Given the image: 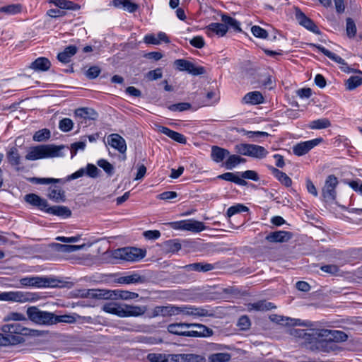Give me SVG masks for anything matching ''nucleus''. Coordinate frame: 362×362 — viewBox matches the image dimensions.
Here are the masks:
<instances>
[{
  "mask_svg": "<svg viewBox=\"0 0 362 362\" xmlns=\"http://www.w3.org/2000/svg\"><path fill=\"white\" fill-rule=\"evenodd\" d=\"M180 314L193 316L194 317H212L214 315L211 310L192 305L177 306L174 305H168L166 306H156L153 310V317H171Z\"/></svg>",
  "mask_w": 362,
  "mask_h": 362,
  "instance_id": "f257e3e1",
  "label": "nucleus"
},
{
  "mask_svg": "<svg viewBox=\"0 0 362 362\" xmlns=\"http://www.w3.org/2000/svg\"><path fill=\"white\" fill-rule=\"evenodd\" d=\"M146 250L134 247H127L112 251H107L104 255L108 259V262L116 264L119 260L138 262L146 256Z\"/></svg>",
  "mask_w": 362,
  "mask_h": 362,
  "instance_id": "f03ea898",
  "label": "nucleus"
},
{
  "mask_svg": "<svg viewBox=\"0 0 362 362\" xmlns=\"http://www.w3.org/2000/svg\"><path fill=\"white\" fill-rule=\"evenodd\" d=\"M65 148V146H55L52 144L39 145L30 147L25 156V159L28 160H35L46 158H54L62 156L61 151Z\"/></svg>",
  "mask_w": 362,
  "mask_h": 362,
  "instance_id": "7ed1b4c3",
  "label": "nucleus"
},
{
  "mask_svg": "<svg viewBox=\"0 0 362 362\" xmlns=\"http://www.w3.org/2000/svg\"><path fill=\"white\" fill-rule=\"evenodd\" d=\"M88 295L93 298L105 299H122L130 300L139 297L137 293L117 289L114 291L107 290H89Z\"/></svg>",
  "mask_w": 362,
  "mask_h": 362,
  "instance_id": "20e7f679",
  "label": "nucleus"
},
{
  "mask_svg": "<svg viewBox=\"0 0 362 362\" xmlns=\"http://www.w3.org/2000/svg\"><path fill=\"white\" fill-rule=\"evenodd\" d=\"M28 318L37 324L40 325H54L55 315L52 313L42 311L37 307H30L27 310Z\"/></svg>",
  "mask_w": 362,
  "mask_h": 362,
  "instance_id": "39448f33",
  "label": "nucleus"
},
{
  "mask_svg": "<svg viewBox=\"0 0 362 362\" xmlns=\"http://www.w3.org/2000/svg\"><path fill=\"white\" fill-rule=\"evenodd\" d=\"M20 282L22 286L37 288L54 287L57 286V281L48 277H25L21 279Z\"/></svg>",
  "mask_w": 362,
  "mask_h": 362,
  "instance_id": "423d86ee",
  "label": "nucleus"
},
{
  "mask_svg": "<svg viewBox=\"0 0 362 362\" xmlns=\"http://www.w3.org/2000/svg\"><path fill=\"white\" fill-rule=\"evenodd\" d=\"M338 180L334 175H329L322 189V195L325 202H332L336 199V187L338 185Z\"/></svg>",
  "mask_w": 362,
  "mask_h": 362,
  "instance_id": "0eeeda50",
  "label": "nucleus"
},
{
  "mask_svg": "<svg viewBox=\"0 0 362 362\" xmlns=\"http://www.w3.org/2000/svg\"><path fill=\"white\" fill-rule=\"evenodd\" d=\"M174 65L177 70L187 71L193 76L202 75L206 72L204 66H196L194 64L186 59H176Z\"/></svg>",
  "mask_w": 362,
  "mask_h": 362,
  "instance_id": "6e6552de",
  "label": "nucleus"
},
{
  "mask_svg": "<svg viewBox=\"0 0 362 362\" xmlns=\"http://www.w3.org/2000/svg\"><path fill=\"white\" fill-rule=\"evenodd\" d=\"M174 65L177 70L187 71L193 76L202 75L206 72L204 66H196L194 64L186 59H176Z\"/></svg>",
  "mask_w": 362,
  "mask_h": 362,
  "instance_id": "1a4fd4ad",
  "label": "nucleus"
},
{
  "mask_svg": "<svg viewBox=\"0 0 362 362\" xmlns=\"http://www.w3.org/2000/svg\"><path fill=\"white\" fill-rule=\"evenodd\" d=\"M29 293L22 291L2 292L0 293V300L25 303L33 299Z\"/></svg>",
  "mask_w": 362,
  "mask_h": 362,
  "instance_id": "9d476101",
  "label": "nucleus"
},
{
  "mask_svg": "<svg viewBox=\"0 0 362 362\" xmlns=\"http://www.w3.org/2000/svg\"><path fill=\"white\" fill-rule=\"evenodd\" d=\"M295 11L296 18L300 25L315 34H320V30L313 20L307 17L298 8H296Z\"/></svg>",
  "mask_w": 362,
  "mask_h": 362,
  "instance_id": "9b49d317",
  "label": "nucleus"
},
{
  "mask_svg": "<svg viewBox=\"0 0 362 362\" xmlns=\"http://www.w3.org/2000/svg\"><path fill=\"white\" fill-rule=\"evenodd\" d=\"M1 330L5 334H12L16 336L21 335H29L30 334L31 330L28 328H26L22 326L19 323H13V324H6L1 327Z\"/></svg>",
  "mask_w": 362,
  "mask_h": 362,
  "instance_id": "f8f14e48",
  "label": "nucleus"
},
{
  "mask_svg": "<svg viewBox=\"0 0 362 362\" xmlns=\"http://www.w3.org/2000/svg\"><path fill=\"white\" fill-rule=\"evenodd\" d=\"M322 139L321 138L315 139L313 140L301 142L293 148V153L296 156H300L306 154L310 150L314 148L315 146L319 144Z\"/></svg>",
  "mask_w": 362,
  "mask_h": 362,
  "instance_id": "ddd939ff",
  "label": "nucleus"
},
{
  "mask_svg": "<svg viewBox=\"0 0 362 362\" xmlns=\"http://www.w3.org/2000/svg\"><path fill=\"white\" fill-rule=\"evenodd\" d=\"M146 310V306L122 304V317L141 316Z\"/></svg>",
  "mask_w": 362,
  "mask_h": 362,
  "instance_id": "4468645a",
  "label": "nucleus"
},
{
  "mask_svg": "<svg viewBox=\"0 0 362 362\" xmlns=\"http://www.w3.org/2000/svg\"><path fill=\"white\" fill-rule=\"evenodd\" d=\"M109 144L119 153H124L127 151L125 140L117 134H112L108 138Z\"/></svg>",
  "mask_w": 362,
  "mask_h": 362,
  "instance_id": "2eb2a0df",
  "label": "nucleus"
},
{
  "mask_svg": "<svg viewBox=\"0 0 362 362\" xmlns=\"http://www.w3.org/2000/svg\"><path fill=\"white\" fill-rule=\"evenodd\" d=\"M291 238V233L284 230L272 232L265 238V239L270 243H284Z\"/></svg>",
  "mask_w": 362,
  "mask_h": 362,
  "instance_id": "dca6fc26",
  "label": "nucleus"
},
{
  "mask_svg": "<svg viewBox=\"0 0 362 362\" xmlns=\"http://www.w3.org/2000/svg\"><path fill=\"white\" fill-rule=\"evenodd\" d=\"M323 336L324 337H328V340H330L332 344L333 342L345 341L348 339L347 334L345 332L339 330H329L323 329Z\"/></svg>",
  "mask_w": 362,
  "mask_h": 362,
  "instance_id": "f3484780",
  "label": "nucleus"
},
{
  "mask_svg": "<svg viewBox=\"0 0 362 362\" xmlns=\"http://www.w3.org/2000/svg\"><path fill=\"white\" fill-rule=\"evenodd\" d=\"M303 339L308 344H316L320 338H323V329H308L305 330Z\"/></svg>",
  "mask_w": 362,
  "mask_h": 362,
  "instance_id": "a211bd4d",
  "label": "nucleus"
},
{
  "mask_svg": "<svg viewBox=\"0 0 362 362\" xmlns=\"http://www.w3.org/2000/svg\"><path fill=\"white\" fill-rule=\"evenodd\" d=\"M312 351H319L323 352H329L333 350V344L328 337L320 338L316 341L315 344H312L310 347Z\"/></svg>",
  "mask_w": 362,
  "mask_h": 362,
  "instance_id": "6ab92c4d",
  "label": "nucleus"
},
{
  "mask_svg": "<svg viewBox=\"0 0 362 362\" xmlns=\"http://www.w3.org/2000/svg\"><path fill=\"white\" fill-rule=\"evenodd\" d=\"M25 200L30 204L38 207L41 210L45 211V209L49 206L46 199H42L35 194H28L25 195Z\"/></svg>",
  "mask_w": 362,
  "mask_h": 362,
  "instance_id": "aec40b11",
  "label": "nucleus"
},
{
  "mask_svg": "<svg viewBox=\"0 0 362 362\" xmlns=\"http://www.w3.org/2000/svg\"><path fill=\"white\" fill-rule=\"evenodd\" d=\"M146 281V277L138 273H133L131 275L121 276L117 279V282L122 284H143Z\"/></svg>",
  "mask_w": 362,
  "mask_h": 362,
  "instance_id": "412c9836",
  "label": "nucleus"
},
{
  "mask_svg": "<svg viewBox=\"0 0 362 362\" xmlns=\"http://www.w3.org/2000/svg\"><path fill=\"white\" fill-rule=\"evenodd\" d=\"M45 212L57 216L68 218L71 216V211L65 206H47Z\"/></svg>",
  "mask_w": 362,
  "mask_h": 362,
  "instance_id": "4be33fe9",
  "label": "nucleus"
},
{
  "mask_svg": "<svg viewBox=\"0 0 362 362\" xmlns=\"http://www.w3.org/2000/svg\"><path fill=\"white\" fill-rule=\"evenodd\" d=\"M75 116L78 120L79 123H83V119H95L97 117V113L92 109L86 107L78 108L75 110Z\"/></svg>",
  "mask_w": 362,
  "mask_h": 362,
  "instance_id": "5701e85b",
  "label": "nucleus"
},
{
  "mask_svg": "<svg viewBox=\"0 0 362 362\" xmlns=\"http://www.w3.org/2000/svg\"><path fill=\"white\" fill-rule=\"evenodd\" d=\"M51 66V62L46 57H39L33 62L29 68L36 71H47Z\"/></svg>",
  "mask_w": 362,
  "mask_h": 362,
  "instance_id": "b1692460",
  "label": "nucleus"
},
{
  "mask_svg": "<svg viewBox=\"0 0 362 362\" xmlns=\"http://www.w3.org/2000/svg\"><path fill=\"white\" fill-rule=\"evenodd\" d=\"M310 46L316 47L319 51H320L322 53H323L325 56H327L330 59L334 61L335 62L341 64L342 66H346L347 68H349L348 64L345 62L344 59H343L339 56L337 55L336 54L330 52L329 50L327 49L324 47L321 46L320 45H316V44H310Z\"/></svg>",
  "mask_w": 362,
  "mask_h": 362,
  "instance_id": "393cba45",
  "label": "nucleus"
},
{
  "mask_svg": "<svg viewBox=\"0 0 362 362\" xmlns=\"http://www.w3.org/2000/svg\"><path fill=\"white\" fill-rule=\"evenodd\" d=\"M230 155V152L225 148L217 146H213L211 148V156L214 161L216 163L222 162Z\"/></svg>",
  "mask_w": 362,
  "mask_h": 362,
  "instance_id": "a878e982",
  "label": "nucleus"
},
{
  "mask_svg": "<svg viewBox=\"0 0 362 362\" xmlns=\"http://www.w3.org/2000/svg\"><path fill=\"white\" fill-rule=\"evenodd\" d=\"M77 47L75 45H69L66 47L62 52L57 55V59L59 62L66 64L71 60V58L76 53Z\"/></svg>",
  "mask_w": 362,
  "mask_h": 362,
  "instance_id": "bb28decb",
  "label": "nucleus"
},
{
  "mask_svg": "<svg viewBox=\"0 0 362 362\" xmlns=\"http://www.w3.org/2000/svg\"><path fill=\"white\" fill-rule=\"evenodd\" d=\"M189 323H172L168 326V331L171 333L179 336L185 337L186 332L185 330L187 328H189Z\"/></svg>",
  "mask_w": 362,
  "mask_h": 362,
  "instance_id": "cd10ccee",
  "label": "nucleus"
},
{
  "mask_svg": "<svg viewBox=\"0 0 362 362\" xmlns=\"http://www.w3.org/2000/svg\"><path fill=\"white\" fill-rule=\"evenodd\" d=\"M243 101L247 104L258 105L264 102V98L259 91H252L247 93L243 98Z\"/></svg>",
  "mask_w": 362,
  "mask_h": 362,
  "instance_id": "c85d7f7f",
  "label": "nucleus"
},
{
  "mask_svg": "<svg viewBox=\"0 0 362 362\" xmlns=\"http://www.w3.org/2000/svg\"><path fill=\"white\" fill-rule=\"evenodd\" d=\"M218 179L233 182L239 185L245 186L247 182L240 177V173H226L217 177Z\"/></svg>",
  "mask_w": 362,
  "mask_h": 362,
  "instance_id": "c756f323",
  "label": "nucleus"
},
{
  "mask_svg": "<svg viewBox=\"0 0 362 362\" xmlns=\"http://www.w3.org/2000/svg\"><path fill=\"white\" fill-rule=\"evenodd\" d=\"M23 341V337L0 333V346L18 344Z\"/></svg>",
  "mask_w": 362,
  "mask_h": 362,
  "instance_id": "7c9ffc66",
  "label": "nucleus"
},
{
  "mask_svg": "<svg viewBox=\"0 0 362 362\" xmlns=\"http://www.w3.org/2000/svg\"><path fill=\"white\" fill-rule=\"evenodd\" d=\"M112 4L115 7L122 6L125 10L129 13H134L139 8V5L130 1L129 0H112Z\"/></svg>",
  "mask_w": 362,
  "mask_h": 362,
  "instance_id": "2f4dec72",
  "label": "nucleus"
},
{
  "mask_svg": "<svg viewBox=\"0 0 362 362\" xmlns=\"http://www.w3.org/2000/svg\"><path fill=\"white\" fill-rule=\"evenodd\" d=\"M273 308H276V306L271 302L267 300H259L254 303H250L248 305V309L250 310H255L257 311H267Z\"/></svg>",
  "mask_w": 362,
  "mask_h": 362,
  "instance_id": "473e14b6",
  "label": "nucleus"
},
{
  "mask_svg": "<svg viewBox=\"0 0 362 362\" xmlns=\"http://www.w3.org/2000/svg\"><path fill=\"white\" fill-rule=\"evenodd\" d=\"M103 310L105 313L113 314L122 317V305L115 302H110L103 305Z\"/></svg>",
  "mask_w": 362,
  "mask_h": 362,
  "instance_id": "72a5a7b5",
  "label": "nucleus"
},
{
  "mask_svg": "<svg viewBox=\"0 0 362 362\" xmlns=\"http://www.w3.org/2000/svg\"><path fill=\"white\" fill-rule=\"evenodd\" d=\"M268 154L267 149L261 146L250 144L249 156L262 159Z\"/></svg>",
  "mask_w": 362,
  "mask_h": 362,
  "instance_id": "f704fd0d",
  "label": "nucleus"
},
{
  "mask_svg": "<svg viewBox=\"0 0 362 362\" xmlns=\"http://www.w3.org/2000/svg\"><path fill=\"white\" fill-rule=\"evenodd\" d=\"M271 170L276 179L286 187H290L292 185L291 179L284 172L279 169L272 167Z\"/></svg>",
  "mask_w": 362,
  "mask_h": 362,
  "instance_id": "c9c22d12",
  "label": "nucleus"
},
{
  "mask_svg": "<svg viewBox=\"0 0 362 362\" xmlns=\"http://www.w3.org/2000/svg\"><path fill=\"white\" fill-rule=\"evenodd\" d=\"M206 29L209 32L216 33L219 36H223L227 33L228 28L223 23H211L206 27Z\"/></svg>",
  "mask_w": 362,
  "mask_h": 362,
  "instance_id": "e433bc0d",
  "label": "nucleus"
},
{
  "mask_svg": "<svg viewBox=\"0 0 362 362\" xmlns=\"http://www.w3.org/2000/svg\"><path fill=\"white\" fill-rule=\"evenodd\" d=\"M205 226L203 222L196 220L185 221V230L198 233L204 230Z\"/></svg>",
  "mask_w": 362,
  "mask_h": 362,
  "instance_id": "4c0bfd02",
  "label": "nucleus"
},
{
  "mask_svg": "<svg viewBox=\"0 0 362 362\" xmlns=\"http://www.w3.org/2000/svg\"><path fill=\"white\" fill-rule=\"evenodd\" d=\"M22 11L21 4H10L0 7V12L7 15H15Z\"/></svg>",
  "mask_w": 362,
  "mask_h": 362,
  "instance_id": "58836bf2",
  "label": "nucleus"
},
{
  "mask_svg": "<svg viewBox=\"0 0 362 362\" xmlns=\"http://www.w3.org/2000/svg\"><path fill=\"white\" fill-rule=\"evenodd\" d=\"M7 158L11 165H18L21 163V157L16 147H12L7 153Z\"/></svg>",
  "mask_w": 362,
  "mask_h": 362,
  "instance_id": "ea45409f",
  "label": "nucleus"
},
{
  "mask_svg": "<svg viewBox=\"0 0 362 362\" xmlns=\"http://www.w3.org/2000/svg\"><path fill=\"white\" fill-rule=\"evenodd\" d=\"M331 126L330 121L327 118H322L312 121L308 127L312 129H322Z\"/></svg>",
  "mask_w": 362,
  "mask_h": 362,
  "instance_id": "a19ab883",
  "label": "nucleus"
},
{
  "mask_svg": "<svg viewBox=\"0 0 362 362\" xmlns=\"http://www.w3.org/2000/svg\"><path fill=\"white\" fill-rule=\"evenodd\" d=\"M49 199L56 202H64L65 200L64 192L57 187L50 188L48 194Z\"/></svg>",
  "mask_w": 362,
  "mask_h": 362,
  "instance_id": "79ce46f5",
  "label": "nucleus"
},
{
  "mask_svg": "<svg viewBox=\"0 0 362 362\" xmlns=\"http://www.w3.org/2000/svg\"><path fill=\"white\" fill-rule=\"evenodd\" d=\"M362 84V77L359 76H353L347 79L345 82L346 88L351 90Z\"/></svg>",
  "mask_w": 362,
  "mask_h": 362,
  "instance_id": "37998d69",
  "label": "nucleus"
},
{
  "mask_svg": "<svg viewBox=\"0 0 362 362\" xmlns=\"http://www.w3.org/2000/svg\"><path fill=\"white\" fill-rule=\"evenodd\" d=\"M226 161V167L227 169H233L240 163L245 162V159L237 155H229Z\"/></svg>",
  "mask_w": 362,
  "mask_h": 362,
  "instance_id": "c03bdc74",
  "label": "nucleus"
},
{
  "mask_svg": "<svg viewBox=\"0 0 362 362\" xmlns=\"http://www.w3.org/2000/svg\"><path fill=\"white\" fill-rule=\"evenodd\" d=\"M189 325L190 327L197 328L196 330L201 333V337H210L213 334L212 329L202 324L189 323Z\"/></svg>",
  "mask_w": 362,
  "mask_h": 362,
  "instance_id": "a18cd8bd",
  "label": "nucleus"
},
{
  "mask_svg": "<svg viewBox=\"0 0 362 362\" xmlns=\"http://www.w3.org/2000/svg\"><path fill=\"white\" fill-rule=\"evenodd\" d=\"M230 355L228 353H216L211 354L209 357V362H228L230 360Z\"/></svg>",
  "mask_w": 362,
  "mask_h": 362,
  "instance_id": "49530a36",
  "label": "nucleus"
},
{
  "mask_svg": "<svg viewBox=\"0 0 362 362\" xmlns=\"http://www.w3.org/2000/svg\"><path fill=\"white\" fill-rule=\"evenodd\" d=\"M76 317H79L78 315H56L54 319V324L58 322H65L68 324H72L76 322Z\"/></svg>",
  "mask_w": 362,
  "mask_h": 362,
  "instance_id": "de8ad7c7",
  "label": "nucleus"
},
{
  "mask_svg": "<svg viewBox=\"0 0 362 362\" xmlns=\"http://www.w3.org/2000/svg\"><path fill=\"white\" fill-rule=\"evenodd\" d=\"M221 21L223 22V24L232 27L234 30L240 31V23L235 18L227 16L226 14H222Z\"/></svg>",
  "mask_w": 362,
  "mask_h": 362,
  "instance_id": "09e8293b",
  "label": "nucleus"
},
{
  "mask_svg": "<svg viewBox=\"0 0 362 362\" xmlns=\"http://www.w3.org/2000/svg\"><path fill=\"white\" fill-rule=\"evenodd\" d=\"M164 247L168 252H175L181 249V244L176 240H170L164 243Z\"/></svg>",
  "mask_w": 362,
  "mask_h": 362,
  "instance_id": "8fccbe9b",
  "label": "nucleus"
},
{
  "mask_svg": "<svg viewBox=\"0 0 362 362\" xmlns=\"http://www.w3.org/2000/svg\"><path fill=\"white\" fill-rule=\"evenodd\" d=\"M50 137V132L47 129H42L37 131L33 135V140L35 141H44Z\"/></svg>",
  "mask_w": 362,
  "mask_h": 362,
  "instance_id": "3c124183",
  "label": "nucleus"
},
{
  "mask_svg": "<svg viewBox=\"0 0 362 362\" xmlns=\"http://www.w3.org/2000/svg\"><path fill=\"white\" fill-rule=\"evenodd\" d=\"M183 362H206L204 356L194 354H183Z\"/></svg>",
  "mask_w": 362,
  "mask_h": 362,
  "instance_id": "603ef678",
  "label": "nucleus"
},
{
  "mask_svg": "<svg viewBox=\"0 0 362 362\" xmlns=\"http://www.w3.org/2000/svg\"><path fill=\"white\" fill-rule=\"evenodd\" d=\"M97 164L99 167L103 168L109 176H111L114 174V167L107 160L105 159H100L97 162Z\"/></svg>",
  "mask_w": 362,
  "mask_h": 362,
  "instance_id": "864d4df0",
  "label": "nucleus"
},
{
  "mask_svg": "<svg viewBox=\"0 0 362 362\" xmlns=\"http://www.w3.org/2000/svg\"><path fill=\"white\" fill-rule=\"evenodd\" d=\"M248 211H249V209L247 206H245L243 204H238L235 206H230V208L228 209L227 216L228 217H231L232 216H233L235 214Z\"/></svg>",
  "mask_w": 362,
  "mask_h": 362,
  "instance_id": "5fc2aeb1",
  "label": "nucleus"
},
{
  "mask_svg": "<svg viewBox=\"0 0 362 362\" xmlns=\"http://www.w3.org/2000/svg\"><path fill=\"white\" fill-rule=\"evenodd\" d=\"M346 30L349 37L352 38L356 35V26L354 21L351 18L346 19Z\"/></svg>",
  "mask_w": 362,
  "mask_h": 362,
  "instance_id": "6e6d98bb",
  "label": "nucleus"
},
{
  "mask_svg": "<svg viewBox=\"0 0 362 362\" xmlns=\"http://www.w3.org/2000/svg\"><path fill=\"white\" fill-rule=\"evenodd\" d=\"M29 180L33 183L40 185H48L51 183H59L61 182V180L55 178L31 177L29 179Z\"/></svg>",
  "mask_w": 362,
  "mask_h": 362,
  "instance_id": "4d7b16f0",
  "label": "nucleus"
},
{
  "mask_svg": "<svg viewBox=\"0 0 362 362\" xmlns=\"http://www.w3.org/2000/svg\"><path fill=\"white\" fill-rule=\"evenodd\" d=\"M192 105L189 103H180L177 104H173L168 106V108L173 112H182L191 108Z\"/></svg>",
  "mask_w": 362,
  "mask_h": 362,
  "instance_id": "13d9d810",
  "label": "nucleus"
},
{
  "mask_svg": "<svg viewBox=\"0 0 362 362\" xmlns=\"http://www.w3.org/2000/svg\"><path fill=\"white\" fill-rule=\"evenodd\" d=\"M3 320H4V322H8V321H11V320H13V321H23V320H26V317L22 313H16V312H12V313H9L7 315H6L4 317Z\"/></svg>",
  "mask_w": 362,
  "mask_h": 362,
  "instance_id": "bf43d9fd",
  "label": "nucleus"
},
{
  "mask_svg": "<svg viewBox=\"0 0 362 362\" xmlns=\"http://www.w3.org/2000/svg\"><path fill=\"white\" fill-rule=\"evenodd\" d=\"M74 123L69 118H64L59 124V129L64 132H68L73 128Z\"/></svg>",
  "mask_w": 362,
  "mask_h": 362,
  "instance_id": "052dcab7",
  "label": "nucleus"
},
{
  "mask_svg": "<svg viewBox=\"0 0 362 362\" xmlns=\"http://www.w3.org/2000/svg\"><path fill=\"white\" fill-rule=\"evenodd\" d=\"M49 246L55 251L63 253H71V245L52 243Z\"/></svg>",
  "mask_w": 362,
  "mask_h": 362,
  "instance_id": "680f3d73",
  "label": "nucleus"
},
{
  "mask_svg": "<svg viewBox=\"0 0 362 362\" xmlns=\"http://www.w3.org/2000/svg\"><path fill=\"white\" fill-rule=\"evenodd\" d=\"M86 147V139L71 144L70 147L71 158L76 155L78 150H83Z\"/></svg>",
  "mask_w": 362,
  "mask_h": 362,
  "instance_id": "e2e57ef3",
  "label": "nucleus"
},
{
  "mask_svg": "<svg viewBox=\"0 0 362 362\" xmlns=\"http://www.w3.org/2000/svg\"><path fill=\"white\" fill-rule=\"evenodd\" d=\"M251 31L252 34L257 37L265 39L268 36L267 30L258 25L252 26L251 28Z\"/></svg>",
  "mask_w": 362,
  "mask_h": 362,
  "instance_id": "0e129e2a",
  "label": "nucleus"
},
{
  "mask_svg": "<svg viewBox=\"0 0 362 362\" xmlns=\"http://www.w3.org/2000/svg\"><path fill=\"white\" fill-rule=\"evenodd\" d=\"M147 358L150 362H168L166 356L161 354H149Z\"/></svg>",
  "mask_w": 362,
  "mask_h": 362,
  "instance_id": "69168bd1",
  "label": "nucleus"
},
{
  "mask_svg": "<svg viewBox=\"0 0 362 362\" xmlns=\"http://www.w3.org/2000/svg\"><path fill=\"white\" fill-rule=\"evenodd\" d=\"M250 147V144H237L235 146V149L238 153L249 156Z\"/></svg>",
  "mask_w": 362,
  "mask_h": 362,
  "instance_id": "338daca9",
  "label": "nucleus"
},
{
  "mask_svg": "<svg viewBox=\"0 0 362 362\" xmlns=\"http://www.w3.org/2000/svg\"><path fill=\"white\" fill-rule=\"evenodd\" d=\"M100 170L99 169L93 164H88L86 166V173L88 176L95 178L98 177Z\"/></svg>",
  "mask_w": 362,
  "mask_h": 362,
  "instance_id": "774afa93",
  "label": "nucleus"
}]
</instances>
